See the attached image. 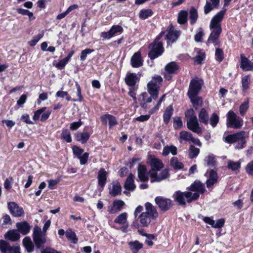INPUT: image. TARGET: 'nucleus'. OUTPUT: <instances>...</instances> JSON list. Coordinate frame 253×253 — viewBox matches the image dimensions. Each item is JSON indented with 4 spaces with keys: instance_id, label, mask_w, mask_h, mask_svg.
<instances>
[{
    "instance_id": "obj_1",
    "label": "nucleus",
    "mask_w": 253,
    "mask_h": 253,
    "mask_svg": "<svg viewBox=\"0 0 253 253\" xmlns=\"http://www.w3.org/2000/svg\"><path fill=\"white\" fill-rule=\"evenodd\" d=\"M188 191L181 192L178 190L172 195L174 200L180 206H184L186 202L191 203L196 201L206 191L205 185L199 180H195L189 187L187 188Z\"/></svg>"
},
{
    "instance_id": "obj_2",
    "label": "nucleus",
    "mask_w": 253,
    "mask_h": 253,
    "mask_svg": "<svg viewBox=\"0 0 253 253\" xmlns=\"http://www.w3.org/2000/svg\"><path fill=\"white\" fill-rule=\"evenodd\" d=\"M226 11V9L219 11L211 19L210 28L212 30L208 39V43H212L215 46L219 45V37L222 32L221 22Z\"/></svg>"
},
{
    "instance_id": "obj_3",
    "label": "nucleus",
    "mask_w": 253,
    "mask_h": 253,
    "mask_svg": "<svg viewBox=\"0 0 253 253\" xmlns=\"http://www.w3.org/2000/svg\"><path fill=\"white\" fill-rule=\"evenodd\" d=\"M145 211L142 212L138 216L139 222L142 227H147L152 220H156L159 214L156 208L151 203L147 202L145 204Z\"/></svg>"
},
{
    "instance_id": "obj_4",
    "label": "nucleus",
    "mask_w": 253,
    "mask_h": 253,
    "mask_svg": "<svg viewBox=\"0 0 253 253\" xmlns=\"http://www.w3.org/2000/svg\"><path fill=\"white\" fill-rule=\"evenodd\" d=\"M249 138V133L244 130L235 133L228 134L224 138V141L228 144H234L236 149H242L246 147L247 139Z\"/></svg>"
},
{
    "instance_id": "obj_5",
    "label": "nucleus",
    "mask_w": 253,
    "mask_h": 253,
    "mask_svg": "<svg viewBox=\"0 0 253 253\" xmlns=\"http://www.w3.org/2000/svg\"><path fill=\"white\" fill-rule=\"evenodd\" d=\"M185 117L187 118L186 124L187 128L194 133L201 134L202 130L200 126L197 117L194 114L193 109H190L185 112Z\"/></svg>"
},
{
    "instance_id": "obj_6",
    "label": "nucleus",
    "mask_w": 253,
    "mask_h": 253,
    "mask_svg": "<svg viewBox=\"0 0 253 253\" xmlns=\"http://www.w3.org/2000/svg\"><path fill=\"white\" fill-rule=\"evenodd\" d=\"M32 237L36 248L38 249H42L46 242V233L42 232L40 227L36 225L33 229Z\"/></svg>"
},
{
    "instance_id": "obj_7",
    "label": "nucleus",
    "mask_w": 253,
    "mask_h": 253,
    "mask_svg": "<svg viewBox=\"0 0 253 253\" xmlns=\"http://www.w3.org/2000/svg\"><path fill=\"white\" fill-rule=\"evenodd\" d=\"M227 126L234 129L241 128L244 124L243 120L231 110L227 113Z\"/></svg>"
},
{
    "instance_id": "obj_8",
    "label": "nucleus",
    "mask_w": 253,
    "mask_h": 253,
    "mask_svg": "<svg viewBox=\"0 0 253 253\" xmlns=\"http://www.w3.org/2000/svg\"><path fill=\"white\" fill-rule=\"evenodd\" d=\"M150 50L149 52V57L153 60L162 54L164 48L162 42H153L149 45Z\"/></svg>"
},
{
    "instance_id": "obj_9",
    "label": "nucleus",
    "mask_w": 253,
    "mask_h": 253,
    "mask_svg": "<svg viewBox=\"0 0 253 253\" xmlns=\"http://www.w3.org/2000/svg\"><path fill=\"white\" fill-rule=\"evenodd\" d=\"M203 84V80L198 78H195L191 80L189 84L187 95H198L200 92Z\"/></svg>"
},
{
    "instance_id": "obj_10",
    "label": "nucleus",
    "mask_w": 253,
    "mask_h": 253,
    "mask_svg": "<svg viewBox=\"0 0 253 253\" xmlns=\"http://www.w3.org/2000/svg\"><path fill=\"white\" fill-rule=\"evenodd\" d=\"M0 251L1 253H21L19 246H11L3 240H0Z\"/></svg>"
},
{
    "instance_id": "obj_11",
    "label": "nucleus",
    "mask_w": 253,
    "mask_h": 253,
    "mask_svg": "<svg viewBox=\"0 0 253 253\" xmlns=\"http://www.w3.org/2000/svg\"><path fill=\"white\" fill-rule=\"evenodd\" d=\"M155 202L161 210L163 211H168L172 206V201L170 199L162 196L156 197Z\"/></svg>"
},
{
    "instance_id": "obj_12",
    "label": "nucleus",
    "mask_w": 253,
    "mask_h": 253,
    "mask_svg": "<svg viewBox=\"0 0 253 253\" xmlns=\"http://www.w3.org/2000/svg\"><path fill=\"white\" fill-rule=\"evenodd\" d=\"M150 164L151 166V169L149 172L150 177H154L155 172L159 171L164 167L162 161L155 158L151 159Z\"/></svg>"
},
{
    "instance_id": "obj_13",
    "label": "nucleus",
    "mask_w": 253,
    "mask_h": 253,
    "mask_svg": "<svg viewBox=\"0 0 253 253\" xmlns=\"http://www.w3.org/2000/svg\"><path fill=\"white\" fill-rule=\"evenodd\" d=\"M7 208L10 213L15 217L21 216L24 214L22 208L20 207L15 202H10L7 203Z\"/></svg>"
},
{
    "instance_id": "obj_14",
    "label": "nucleus",
    "mask_w": 253,
    "mask_h": 253,
    "mask_svg": "<svg viewBox=\"0 0 253 253\" xmlns=\"http://www.w3.org/2000/svg\"><path fill=\"white\" fill-rule=\"evenodd\" d=\"M123 31V29L120 25H113L110 30L106 32H102L101 37L103 39H110L115 34L117 33H121Z\"/></svg>"
},
{
    "instance_id": "obj_15",
    "label": "nucleus",
    "mask_w": 253,
    "mask_h": 253,
    "mask_svg": "<svg viewBox=\"0 0 253 253\" xmlns=\"http://www.w3.org/2000/svg\"><path fill=\"white\" fill-rule=\"evenodd\" d=\"M16 227L18 232L23 235L28 234L31 228V226L26 221L16 223Z\"/></svg>"
},
{
    "instance_id": "obj_16",
    "label": "nucleus",
    "mask_w": 253,
    "mask_h": 253,
    "mask_svg": "<svg viewBox=\"0 0 253 253\" xmlns=\"http://www.w3.org/2000/svg\"><path fill=\"white\" fill-rule=\"evenodd\" d=\"M240 67L245 71H253V64L243 54H241Z\"/></svg>"
},
{
    "instance_id": "obj_17",
    "label": "nucleus",
    "mask_w": 253,
    "mask_h": 253,
    "mask_svg": "<svg viewBox=\"0 0 253 253\" xmlns=\"http://www.w3.org/2000/svg\"><path fill=\"white\" fill-rule=\"evenodd\" d=\"M139 80L136 74L131 73H128L125 79L126 84L130 87H134Z\"/></svg>"
},
{
    "instance_id": "obj_18",
    "label": "nucleus",
    "mask_w": 253,
    "mask_h": 253,
    "mask_svg": "<svg viewBox=\"0 0 253 253\" xmlns=\"http://www.w3.org/2000/svg\"><path fill=\"white\" fill-rule=\"evenodd\" d=\"M100 119L102 124L104 125H106L107 121H108L109 127L110 128L117 124L116 118L114 116L108 114L102 115Z\"/></svg>"
},
{
    "instance_id": "obj_19",
    "label": "nucleus",
    "mask_w": 253,
    "mask_h": 253,
    "mask_svg": "<svg viewBox=\"0 0 253 253\" xmlns=\"http://www.w3.org/2000/svg\"><path fill=\"white\" fill-rule=\"evenodd\" d=\"M109 194L113 197H116L121 194L122 187L120 183L117 181H113L112 186L109 188Z\"/></svg>"
},
{
    "instance_id": "obj_20",
    "label": "nucleus",
    "mask_w": 253,
    "mask_h": 253,
    "mask_svg": "<svg viewBox=\"0 0 253 253\" xmlns=\"http://www.w3.org/2000/svg\"><path fill=\"white\" fill-rule=\"evenodd\" d=\"M5 239L12 242H16L20 238V233L15 229L10 230L4 234Z\"/></svg>"
},
{
    "instance_id": "obj_21",
    "label": "nucleus",
    "mask_w": 253,
    "mask_h": 253,
    "mask_svg": "<svg viewBox=\"0 0 253 253\" xmlns=\"http://www.w3.org/2000/svg\"><path fill=\"white\" fill-rule=\"evenodd\" d=\"M154 177H151L153 179L151 180V182H160L161 181L167 178L169 176V170L165 169L161 171L159 174L157 172H155Z\"/></svg>"
},
{
    "instance_id": "obj_22",
    "label": "nucleus",
    "mask_w": 253,
    "mask_h": 253,
    "mask_svg": "<svg viewBox=\"0 0 253 253\" xmlns=\"http://www.w3.org/2000/svg\"><path fill=\"white\" fill-rule=\"evenodd\" d=\"M125 202L121 200H116L113 202V207L109 210V212L111 214L117 211H120L125 206Z\"/></svg>"
},
{
    "instance_id": "obj_23",
    "label": "nucleus",
    "mask_w": 253,
    "mask_h": 253,
    "mask_svg": "<svg viewBox=\"0 0 253 253\" xmlns=\"http://www.w3.org/2000/svg\"><path fill=\"white\" fill-rule=\"evenodd\" d=\"M131 64L133 67L138 68L143 64V60L140 52L135 53L131 58Z\"/></svg>"
},
{
    "instance_id": "obj_24",
    "label": "nucleus",
    "mask_w": 253,
    "mask_h": 253,
    "mask_svg": "<svg viewBox=\"0 0 253 253\" xmlns=\"http://www.w3.org/2000/svg\"><path fill=\"white\" fill-rule=\"evenodd\" d=\"M107 173L104 169L102 168L98 172L97 179L98 185L101 187H104L107 181Z\"/></svg>"
},
{
    "instance_id": "obj_25",
    "label": "nucleus",
    "mask_w": 253,
    "mask_h": 253,
    "mask_svg": "<svg viewBox=\"0 0 253 253\" xmlns=\"http://www.w3.org/2000/svg\"><path fill=\"white\" fill-rule=\"evenodd\" d=\"M180 34L179 31H169L166 36V40L168 43L176 42Z\"/></svg>"
},
{
    "instance_id": "obj_26",
    "label": "nucleus",
    "mask_w": 253,
    "mask_h": 253,
    "mask_svg": "<svg viewBox=\"0 0 253 253\" xmlns=\"http://www.w3.org/2000/svg\"><path fill=\"white\" fill-rule=\"evenodd\" d=\"M138 177L141 181H147L148 176L146 173L147 169L144 165L139 164L138 167Z\"/></svg>"
},
{
    "instance_id": "obj_27",
    "label": "nucleus",
    "mask_w": 253,
    "mask_h": 253,
    "mask_svg": "<svg viewBox=\"0 0 253 253\" xmlns=\"http://www.w3.org/2000/svg\"><path fill=\"white\" fill-rule=\"evenodd\" d=\"M23 246L28 253H31L34 251V246L31 238L29 236L25 237L22 241Z\"/></svg>"
},
{
    "instance_id": "obj_28",
    "label": "nucleus",
    "mask_w": 253,
    "mask_h": 253,
    "mask_svg": "<svg viewBox=\"0 0 253 253\" xmlns=\"http://www.w3.org/2000/svg\"><path fill=\"white\" fill-rule=\"evenodd\" d=\"M135 187L134 183V176L132 173H130L126 180L124 188L126 190L133 191Z\"/></svg>"
},
{
    "instance_id": "obj_29",
    "label": "nucleus",
    "mask_w": 253,
    "mask_h": 253,
    "mask_svg": "<svg viewBox=\"0 0 253 253\" xmlns=\"http://www.w3.org/2000/svg\"><path fill=\"white\" fill-rule=\"evenodd\" d=\"M148 91L152 96L154 100H156L159 94V86H155L152 83H148L147 84Z\"/></svg>"
},
{
    "instance_id": "obj_30",
    "label": "nucleus",
    "mask_w": 253,
    "mask_h": 253,
    "mask_svg": "<svg viewBox=\"0 0 253 253\" xmlns=\"http://www.w3.org/2000/svg\"><path fill=\"white\" fill-rule=\"evenodd\" d=\"M178 69L179 66L175 62H170L165 67L166 71L168 74H176Z\"/></svg>"
},
{
    "instance_id": "obj_31",
    "label": "nucleus",
    "mask_w": 253,
    "mask_h": 253,
    "mask_svg": "<svg viewBox=\"0 0 253 253\" xmlns=\"http://www.w3.org/2000/svg\"><path fill=\"white\" fill-rule=\"evenodd\" d=\"M173 108L172 105H169L166 109L163 114V120L166 124H168L173 114Z\"/></svg>"
},
{
    "instance_id": "obj_32",
    "label": "nucleus",
    "mask_w": 253,
    "mask_h": 253,
    "mask_svg": "<svg viewBox=\"0 0 253 253\" xmlns=\"http://www.w3.org/2000/svg\"><path fill=\"white\" fill-rule=\"evenodd\" d=\"M90 134L87 132H78L75 134L76 139L82 143L84 144L89 139Z\"/></svg>"
},
{
    "instance_id": "obj_33",
    "label": "nucleus",
    "mask_w": 253,
    "mask_h": 253,
    "mask_svg": "<svg viewBox=\"0 0 253 253\" xmlns=\"http://www.w3.org/2000/svg\"><path fill=\"white\" fill-rule=\"evenodd\" d=\"M197 95H188L191 102L193 104V107L196 109H197L199 106H201L203 103L202 97L198 96Z\"/></svg>"
},
{
    "instance_id": "obj_34",
    "label": "nucleus",
    "mask_w": 253,
    "mask_h": 253,
    "mask_svg": "<svg viewBox=\"0 0 253 253\" xmlns=\"http://www.w3.org/2000/svg\"><path fill=\"white\" fill-rule=\"evenodd\" d=\"M128 245L132 253H138L139 250L143 248V244L138 241L130 242Z\"/></svg>"
},
{
    "instance_id": "obj_35",
    "label": "nucleus",
    "mask_w": 253,
    "mask_h": 253,
    "mask_svg": "<svg viewBox=\"0 0 253 253\" xmlns=\"http://www.w3.org/2000/svg\"><path fill=\"white\" fill-rule=\"evenodd\" d=\"M177 148L173 146H166L164 147L163 150V155L166 156L169 153H171L172 155H176L177 154Z\"/></svg>"
},
{
    "instance_id": "obj_36",
    "label": "nucleus",
    "mask_w": 253,
    "mask_h": 253,
    "mask_svg": "<svg viewBox=\"0 0 253 253\" xmlns=\"http://www.w3.org/2000/svg\"><path fill=\"white\" fill-rule=\"evenodd\" d=\"M198 117L200 122L205 125L208 124L209 115L207 111L204 108H202L200 111Z\"/></svg>"
},
{
    "instance_id": "obj_37",
    "label": "nucleus",
    "mask_w": 253,
    "mask_h": 253,
    "mask_svg": "<svg viewBox=\"0 0 253 253\" xmlns=\"http://www.w3.org/2000/svg\"><path fill=\"white\" fill-rule=\"evenodd\" d=\"M66 236L67 238L73 244H77L78 239L76 235L71 229L69 228L66 231Z\"/></svg>"
},
{
    "instance_id": "obj_38",
    "label": "nucleus",
    "mask_w": 253,
    "mask_h": 253,
    "mask_svg": "<svg viewBox=\"0 0 253 253\" xmlns=\"http://www.w3.org/2000/svg\"><path fill=\"white\" fill-rule=\"evenodd\" d=\"M188 12L186 11L181 10L178 13L177 22L180 24H184L187 21Z\"/></svg>"
},
{
    "instance_id": "obj_39",
    "label": "nucleus",
    "mask_w": 253,
    "mask_h": 253,
    "mask_svg": "<svg viewBox=\"0 0 253 253\" xmlns=\"http://www.w3.org/2000/svg\"><path fill=\"white\" fill-rule=\"evenodd\" d=\"M214 158V156L213 155H209L205 159L207 166L213 169L216 166V162Z\"/></svg>"
},
{
    "instance_id": "obj_40",
    "label": "nucleus",
    "mask_w": 253,
    "mask_h": 253,
    "mask_svg": "<svg viewBox=\"0 0 253 253\" xmlns=\"http://www.w3.org/2000/svg\"><path fill=\"white\" fill-rule=\"evenodd\" d=\"M189 17L190 24L193 25L196 22L198 18V12L196 9L192 7L189 11Z\"/></svg>"
},
{
    "instance_id": "obj_41",
    "label": "nucleus",
    "mask_w": 253,
    "mask_h": 253,
    "mask_svg": "<svg viewBox=\"0 0 253 253\" xmlns=\"http://www.w3.org/2000/svg\"><path fill=\"white\" fill-rule=\"evenodd\" d=\"M227 168L228 169H231L232 171L239 170L241 168V162L239 161L234 162L229 160L227 163Z\"/></svg>"
},
{
    "instance_id": "obj_42",
    "label": "nucleus",
    "mask_w": 253,
    "mask_h": 253,
    "mask_svg": "<svg viewBox=\"0 0 253 253\" xmlns=\"http://www.w3.org/2000/svg\"><path fill=\"white\" fill-rule=\"evenodd\" d=\"M170 165L175 169H182L183 167V164L179 162L176 157H172L171 159Z\"/></svg>"
},
{
    "instance_id": "obj_43",
    "label": "nucleus",
    "mask_w": 253,
    "mask_h": 253,
    "mask_svg": "<svg viewBox=\"0 0 253 253\" xmlns=\"http://www.w3.org/2000/svg\"><path fill=\"white\" fill-rule=\"evenodd\" d=\"M44 35L43 31H42L38 35L33 37L32 39L29 42V44L31 46H35L38 42L43 37Z\"/></svg>"
},
{
    "instance_id": "obj_44",
    "label": "nucleus",
    "mask_w": 253,
    "mask_h": 253,
    "mask_svg": "<svg viewBox=\"0 0 253 253\" xmlns=\"http://www.w3.org/2000/svg\"><path fill=\"white\" fill-rule=\"evenodd\" d=\"M249 107V101L247 99L246 101L242 103L239 107L240 114L242 116H244Z\"/></svg>"
},
{
    "instance_id": "obj_45",
    "label": "nucleus",
    "mask_w": 253,
    "mask_h": 253,
    "mask_svg": "<svg viewBox=\"0 0 253 253\" xmlns=\"http://www.w3.org/2000/svg\"><path fill=\"white\" fill-rule=\"evenodd\" d=\"M153 12L150 9H142L140 10L139 16L142 19H146L152 15Z\"/></svg>"
},
{
    "instance_id": "obj_46",
    "label": "nucleus",
    "mask_w": 253,
    "mask_h": 253,
    "mask_svg": "<svg viewBox=\"0 0 253 253\" xmlns=\"http://www.w3.org/2000/svg\"><path fill=\"white\" fill-rule=\"evenodd\" d=\"M241 82L243 90L246 91L249 89V84L251 82L250 76L249 75L244 76L242 78Z\"/></svg>"
},
{
    "instance_id": "obj_47",
    "label": "nucleus",
    "mask_w": 253,
    "mask_h": 253,
    "mask_svg": "<svg viewBox=\"0 0 253 253\" xmlns=\"http://www.w3.org/2000/svg\"><path fill=\"white\" fill-rule=\"evenodd\" d=\"M127 220V213L126 212H123L121 214L119 215L116 219L114 220V222L118 224H125Z\"/></svg>"
},
{
    "instance_id": "obj_48",
    "label": "nucleus",
    "mask_w": 253,
    "mask_h": 253,
    "mask_svg": "<svg viewBox=\"0 0 253 253\" xmlns=\"http://www.w3.org/2000/svg\"><path fill=\"white\" fill-rule=\"evenodd\" d=\"M200 153V149L193 145H190L189 149V155L190 159L196 158Z\"/></svg>"
},
{
    "instance_id": "obj_49",
    "label": "nucleus",
    "mask_w": 253,
    "mask_h": 253,
    "mask_svg": "<svg viewBox=\"0 0 253 253\" xmlns=\"http://www.w3.org/2000/svg\"><path fill=\"white\" fill-rule=\"evenodd\" d=\"M192 137V134L186 131H182L179 133V139L181 140L189 141Z\"/></svg>"
},
{
    "instance_id": "obj_50",
    "label": "nucleus",
    "mask_w": 253,
    "mask_h": 253,
    "mask_svg": "<svg viewBox=\"0 0 253 253\" xmlns=\"http://www.w3.org/2000/svg\"><path fill=\"white\" fill-rule=\"evenodd\" d=\"M218 7L219 6H214L211 3V2H209V0H207L204 7V13L207 14L213 9L218 8Z\"/></svg>"
},
{
    "instance_id": "obj_51",
    "label": "nucleus",
    "mask_w": 253,
    "mask_h": 253,
    "mask_svg": "<svg viewBox=\"0 0 253 253\" xmlns=\"http://www.w3.org/2000/svg\"><path fill=\"white\" fill-rule=\"evenodd\" d=\"M62 138L65 140L67 142L70 143L72 141V138L71 136V133L67 129H64L62 130Z\"/></svg>"
},
{
    "instance_id": "obj_52",
    "label": "nucleus",
    "mask_w": 253,
    "mask_h": 253,
    "mask_svg": "<svg viewBox=\"0 0 253 253\" xmlns=\"http://www.w3.org/2000/svg\"><path fill=\"white\" fill-rule=\"evenodd\" d=\"M215 56L216 60L219 62L222 61L224 58L223 50L219 48L216 49Z\"/></svg>"
},
{
    "instance_id": "obj_53",
    "label": "nucleus",
    "mask_w": 253,
    "mask_h": 253,
    "mask_svg": "<svg viewBox=\"0 0 253 253\" xmlns=\"http://www.w3.org/2000/svg\"><path fill=\"white\" fill-rule=\"evenodd\" d=\"M153 99L152 96L148 97L146 92H142L140 94V101L144 104L150 103Z\"/></svg>"
},
{
    "instance_id": "obj_54",
    "label": "nucleus",
    "mask_w": 253,
    "mask_h": 253,
    "mask_svg": "<svg viewBox=\"0 0 253 253\" xmlns=\"http://www.w3.org/2000/svg\"><path fill=\"white\" fill-rule=\"evenodd\" d=\"M94 51V49L90 48H86L82 50L80 56L81 60L82 61H84L86 59L87 55L92 53Z\"/></svg>"
},
{
    "instance_id": "obj_55",
    "label": "nucleus",
    "mask_w": 253,
    "mask_h": 253,
    "mask_svg": "<svg viewBox=\"0 0 253 253\" xmlns=\"http://www.w3.org/2000/svg\"><path fill=\"white\" fill-rule=\"evenodd\" d=\"M219 117L216 113H214L212 114L210 119V123L211 125L213 127H215L219 122Z\"/></svg>"
},
{
    "instance_id": "obj_56",
    "label": "nucleus",
    "mask_w": 253,
    "mask_h": 253,
    "mask_svg": "<svg viewBox=\"0 0 253 253\" xmlns=\"http://www.w3.org/2000/svg\"><path fill=\"white\" fill-rule=\"evenodd\" d=\"M2 223L1 226L2 227H5V226L7 224L11 225L12 224V221L10 216L8 214H5L2 217Z\"/></svg>"
},
{
    "instance_id": "obj_57",
    "label": "nucleus",
    "mask_w": 253,
    "mask_h": 253,
    "mask_svg": "<svg viewBox=\"0 0 253 253\" xmlns=\"http://www.w3.org/2000/svg\"><path fill=\"white\" fill-rule=\"evenodd\" d=\"M163 82V79L160 76H155L153 77L149 83H152V84L155 86H159Z\"/></svg>"
},
{
    "instance_id": "obj_58",
    "label": "nucleus",
    "mask_w": 253,
    "mask_h": 253,
    "mask_svg": "<svg viewBox=\"0 0 253 253\" xmlns=\"http://www.w3.org/2000/svg\"><path fill=\"white\" fill-rule=\"evenodd\" d=\"M204 35L203 30L202 28H199L198 29V32L194 36V40L196 42H201L202 37Z\"/></svg>"
},
{
    "instance_id": "obj_59",
    "label": "nucleus",
    "mask_w": 253,
    "mask_h": 253,
    "mask_svg": "<svg viewBox=\"0 0 253 253\" xmlns=\"http://www.w3.org/2000/svg\"><path fill=\"white\" fill-rule=\"evenodd\" d=\"M246 173L251 176H253V160L247 164L245 167Z\"/></svg>"
},
{
    "instance_id": "obj_60",
    "label": "nucleus",
    "mask_w": 253,
    "mask_h": 253,
    "mask_svg": "<svg viewBox=\"0 0 253 253\" xmlns=\"http://www.w3.org/2000/svg\"><path fill=\"white\" fill-rule=\"evenodd\" d=\"M182 126L181 119L179 117H176L173 119V127L175 129L180 128Z\"/></svg>"
},
{
    "instance_id": "obj_61",
    "label": "nucleus",
    "mask_w": 253,
    "mask_h": 253,
    "mask_svg": "<svg viewBox=\"0 0 253 253\" xmlns=\"http://www.w3.org/2000/svg\"><path fill=\"white\" fill-rule=\"evenodd\" d=\"M56 96L58 97L64 98L66 97V99L67 101H70L71 100V97L68 95L67 92L64 91H58L56 93Z\"/></svg>"
},
{
    "instance_id": "obj_62",
    "label": "nucleus",
    "mask_w": 253,
    "mask_h": 253,
    "mask_svg": "<svg viewBox=\"0 0 253 253\" xmlns=\"http://www.w3.org/2000/svg\"><path fill=\"white\" fill-rule=\"evenodd\" d=\"M142 236H146L147 237L145 240V242L148 246H152L153 245L152 240L155 238L153 235L145 233L144 234H142Z\"/></svg>"
},
{
    "instance_id": "obj_63",
    "label": "nucleus",
    "mask_w": 253,
    "mask_h": 253,
    "mask_svg": "<svg viewBox=\"0 0 253 253\" xmlns=\"http://www.w3.org/2000/svg\"><path fill=\"white\" fill-rule=\"evenodd\" d=\"M46 107H43L40 109L37 110L34 114L33 119L34 121L38 120L41 114L45 111Z\"/></svg>"
},
{
    "instance_id": "obj_64",
    "label": "nucleus",
    "mask_w": 253,
    "mask_h": 253,
    "mask_svg": "<svg viewBox=\"0 0 253 253\" xmlns=\"http://www.w3.org/2000/svg\"><path fill=\"white\" fill-rule=\"evenodd\" d=\"M89 154L88 153H84L82 156L80 155L78 157L80 159V164L81 165H85L88 160Z\"/></svg>"
}]
</instances>
